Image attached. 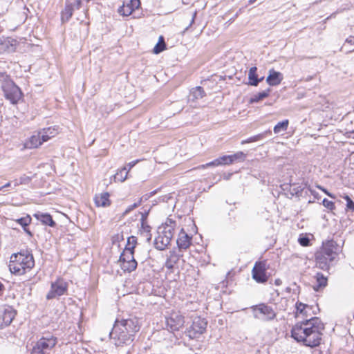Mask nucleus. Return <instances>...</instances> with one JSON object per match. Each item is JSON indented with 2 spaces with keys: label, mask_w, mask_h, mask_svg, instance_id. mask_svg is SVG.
<instances>
[{
  "label": "nucleus",
  "mask_w": 354,
  "mask_h": 354,
  "mask_svg": "<svg viewBox=\"0 0 354 354\" xmlns=\"http://www.w3.org/2000/svg\"><path fill=\"white\" fill-rule=\"evenodd\" d=\"M317 306L301 301L295 304V317L302 320L296 322L290 329V337L298 344L315 348L324 342L325 324L316 317Z\"/></svg>",
  "instance_id": "f257e3e1"
},
{
  "label": "nucleus",
  "mask_w": 354,
  "mask_h": 354,
  "mask_svg": "<svg viewBox=\"0 0 354 354\" xmlns=\"http://www.w3.org/2000/svg\"><path fill=\"white\" fill-rule=\"evenodd\" d=\"M342 248L333 239L326 240L315 252V268L329 272L331 266L338 261Z\"/></svg>",
  "instance_id": "f03ea898"
},
{
  "label": "nucleus",
  "mask_w": 354,
  "mask_h": 354,
  "mask_svg": "<svg viewBox=\"0 0 354 354\" xmlns=\"http://www.w3.org/2000/svg\"><path fill=\"white\" fill-rule=\"evenodd\" d=\"M35 266L33 255L28 251L12 254L10 257L8 268L16 276H22L30 272Z\"/></svg>",
  "instance_id": "7ed1b4c3"
},
{
  "label": "nucleus",
  "mask_w": 354,
  "mask_h": 354,
  "mask_svg": "<svg viewBox=\"0 0 354 354\" xmlns=\"http://www.w3.org/2000/svg\"><path fill=\"white\" fill-rule=\"evenodd\" d=\"M60 133L59 126H51L35 131L23 144L24 149H36Z\"/></svg>",
  "instance_id": "20e7f679"
},
{
  "label": "nucleus",
  "mask_w": 354,
  "mask_h": 354,
  "mask_svg": "<svg viewBox=\"0 0 354 354\" xmlns=\"http://www.w3.org/2000/svg\"><path fill=\"white\" fill-rule=\"evenodd\" d=\"M176 226V221L171 218H167L158 227V234L154 241V244L157 249L163 250L170 244L174 234Z\"/></svg>",
  "instance_id": "39448f33"
},
{
  "label": "nucleus",
  "mask_w": 354,
  "mask_h": 354,
  "mask_svg": "<svg viewBox=\"0 0 354 354\" xmlns=\"http://www.w3.org/2000/svg\"><path fill=\"white\" fill-rule=\"evenodd\" d=\"M165 325L167 329L171 333L180 331L185 327V317L180 310H172L165 317Z\"/></svg>",
  "instance_id": "423d86ee"
},
{
  "label": "nucleus",
  "mask_w": 354,
  "mask_h": 354,
  "mask_svg": "<svg viewBox=\"0 0 354 354\" xmlns=\"http://www.w3.org/2000/svg\"><path fill=\"white\" fill-rule=\"evenodd\" d=\"M115 330L118 328L124 334V337L132 336L137 333L140 326L138 323V320L136 318L134 319H122L120 321L117 320L114 326Z\"/></svg>",
  "instance_id": "0eeeda50"
},
{
  "label": "nucleus",
  "mask_w": 354,
  "mask_h": 354,
  "mask_svg": "<svg viewBox=\"0 0 354 354\" xmlns=\"http://www.w3.org/2000/svg\"><path fill=\"white\" fill-rule=\"evenodd\" d=\"M207 326V322L205 318L200 316L196 317L190 326L187 328L185 334L191 339H198L205 333Z\"/></svg>",
  "instance_id": "6e6552de"
},
{
  "label": "nucleus",
  "mask_w": 354,
  "mask_h": 354,
  "mask_svg": "<svg viewBox=\"0 0 354 354\" xmlns=\"http://www.w3.org/2000/svg\"><path fill=\"white\" fill-rule=\"evenodd\" d=\"M251 309L256 318L271 321L277 317V313L272 307L265 303L252 306Z\"/></svg>",
  "instance_id": "1a4fd4ad"
},
{
  "label": "nucleus",
  "mask_w": 354,
  "mask_h": 354,
  "mask_svg": "<svg viewBox=\"0 0 354 354\" xmlns=\"http://www.w3.org/2000/svg\"><path fill=\"white\" fill-rule=\"evenodd\" d=\"M3 91L5 97L13 104H17L23 100L21 90L14 82L6 83L3 87Z\"/></svg>",
  "instance_id": "9d476101"
},
{
  "label": "nucleus",
  "mask_w": 354,
  "mask_h": 354,
  "mask_svg": "<svg viewBox=\"0 0 354 354\" xmlns=\"http://www.w3.org/2000/svg\"><path fill=\"white\" fill-rule=\"evenodd\" d=\"M120 266L124 272L134 271L138 263L134 258V253L129 250H124L119 259Z\"/></svg>",
  "instance_id": "9b49d317"
},
{
  "label": "nucleus",
  "mask_w": 354,
  "mask_h": 354,
  "mask_svg": "<svg viewBox=\"0 0 354 354\" xmlns=\"http://www.w3.org/2000/svg\"><path fill=\"white\" fill-rule=\"evenodd\" d=\"M68 290V283L63 278L58 277L55 281L53 282L50 289L46 295L47 299H52L56 297L64 295Z\"/></svg>",
  "instance_id": "f8f14e48"
},
{
  "label": "nucleus",
  "mask_w": 354,
  "mask_h": 354,
  "mask_svg": "<svg viewBox=\"0 0 354 354\" xmlns=\"http://www.w3.org/2000/svg\"><path fill=\"white\" fill-rule=\"evenodd\" d=\"M266 261H257L252 270L254 280L258 283H266L268 279Z\"/></svg>",
  "instance_id": "ddd939ff"
},
{
  "label": "nucleus",
  "mask_w": 354,
  "mask_h": 354,
  "mask_svg": "<svg viewBox=\"0 0 354 354\" xmlns=\"http://www.w3.org/2000/svg\"><path fill=\"white\" fill-rule=\"evenodd\" d=\"M82 6V0H66L65 7L61 12L62 23L68 21L73 16L74 10H78Z\"/></svg>",
  "instance_id": "4468645a"
},
{
  "label": "nucleus",
  "mask_w": 354,
  "mask_h": 354,
  "mask_svg": "<svg viewBox=\"0 0 354 354\" xmlns=\"http://www.w3.org/2000/svg\"><path fill=\"white\" fill-rule=\"evenodd\" d=\"M17 314L16 310L10 306H0V328L9 326Z\"/></svg>",
  "instance_id": "2eb2a0df"
},
{
  "label": "nucleus",
  "mask_w": 354,
  "mask_h": 354,
  "mask_svg": "<svg viewBox=\"0 0 354 354\" xmlns=\"http://www.w3.org/2000/svg\"><path fill=\"white\" fill-rule=\"evenodd\" d=\"M182 255L177 253L175 250H171L167 255L164 267L166 269L165 274L169 277L174 273L175 266L178 263Z\"/></svg>",
  "instance_id": "dca6fc26"
},
{
  "label": "nucleus",
  "mask_w": 354,
  "mask_h": 354,
  "mask_svg": "<svg viewBox=\"0 0 354 354\" xmlns=\"http://www.w3.org/2000/svg\"><path fill=\"white\" fill-rule=\"evenodd\" d=\"M141 5L140 0H129L123 2L119 7L118 13L124 17L130 16L136 10H138Z\"/></svg>",
  "instance_id": "f3484780"
},
{
  "label": "nucleus",
  "mask_w": 354,
  "mask_h": 354,
  "mask_svg": "<svg viewBox=\"0 0 354 354\" xmlns=\"http://www.w3.org/2000/svg\"><path fill=\"white\" fill-rule=\"evenodd\" d=\"M192 241V236L189 235L185 230L182 228L178 234L176 241L178 249L180 250H186L190 247Z\"/></svg>",
  "instance_id": "a211bd4d"
},
{
  "label": "nucleus",
  "mask_w": 354,
  "mask_h": 354,
  "mask_svg": "<svg viewBox=\"0 0 354 354\" xmlns=\"http://www.w3.org/2000/svg\"><path fill=\"white\" fill-rule=\"evenodd\" d=\"M247 155L243 151H238L232 155H225L221 158L222 165H232L236 162H243Z\"/></svg>",
  "instance_id": "6ab92c4d"
},
{
  "label": "nucleus",
  "mask_w": 354,
  "mask_h": 354,
  "mask_svg": "<svg viewBox=\"0 0 354 354\" xmlns=\"http://www.w3.org/2000/svg\"><path fill=\"white\" fill-rule=\"evenodd\" d=\"M57 343V337L50 336L49 337H42L37 342L36 344L44 352V351L53 348Z\"/></svg>",
  "instance_id": "aec40b11"
},
{
  "label": "nucleus",
  "mask_w": 354,
  "mask_h": 354,
  "mask_svg": "<svg viewBox=\"0 0 354 354\" xmlns=\"http://www.w3.org/2000/svg\"><path fill=\"white\" fill-rule=\"evenodd\" d=\"M93 201L97 207H106L111 204L110 194L106 192L95 194Z\"/></svg>",
  "instance_id": "412c9836"
},
{
  "label": "nucleus",
  "mask_w": 354,
  "mask_h": 354,
  "mask_svg": "<svg viewBox=\"0 0 354 354\" xmlns=\"http://www.w3.org/2000/svg\"><path fill=\"white\" fill-rule=\"evenodd\" d=\"M33 216L43 225H48L50 227H55V222L53 219L52 216L48 213L37 212L33 214Z\"/></svg>",
  "instance_id": "4be33fe9"
},
{
  "label": "nucleus",
  "mask_w": 354,
  "mask_h": 354,
  "mask_svg": "<svg viewBox=\"0 0 354 354\" xmlns=\"http://www.w3.org/2000/svg\"><path fill=\"white\" fill-rule=\"evenodd\" d=\"M316 283L313 286L315 291H319L326 288L328 285V277L322 272H317L314 277Z\"/></svg>",
  "instance_id": "5701e85b"
},
{
  "label": "nucleus",
  "mask_w": 354,
  "mask_h": 354,
  "mask_svg": "<svg viewBox=\"0 0 354 354\" xmlns=\"http://www.w3.org/2000/svg\"><path fill=\"white\" fill-rule=\"evenodd\" d=\"M151 227L147 222V216L142 214L141 217V227L139 232L141 234H143L148 241L151 239Z\"/></svg>",
  "instance_id": "b1692460"
},
{
  "label": "nucleus",
  "mask_w": 354,
  "mask_h": 354,
  "mask_svg": "<svg viewBox=\"0 0 354 354\" xmlns=\"http://www.w3.org/2000/svg\"><path fill=\"white\" fill-rule=\"evenodd\" d=\"M283 76L281 73L274 70L270 71V74L266 78V82L270 86H277L281 84Z\"/></svg>",
  "instance_id": "393cba45"
},
{
  "label": "nucleus",
  "mask_w": 354,
  "mask_h": 354,
  "mask_svg": "<svg viewBox=\"0 0 354 354\" xmlns=\"http://www.w3.org/2000/svg\"><path fill=\"white\" fill-rule=\"evenodd\" d=\"M249 84L252 86H257L263 77L258 78L257 68L256 66L251 67L248 73Z\"/></svg>",
  "instance_id": "a878e982"
},
{
  "label": "nucleus",
  "mask_w": 354,
  "mask_h": 354,
  "mask_svg": "<svg viewBox=\"0 0 354 354\" xmlns=\"http://www.w3.org/2000/svg\"><path fill=\"white\" fill-rule=\"evenodd\" d=\"M270 88H268L265 91H263L261 92H259L255 95H254L249 100V102L250 104L257 103L260 101H262L265 98L268 97L270 95Z\"/></svg>",
  "instance_id": "bb28decb"
},
{
  "label": "nucleus",
  "mask_w": 354,
  "mask_h": 354,
  "mask_svg": "<svg viewBox=\"0 0 354 354\" xmlns=\"http://www.w3.org/2000/svg\"><path fill=\"white\" fill-rule=\"evenodd\" d=\"M15 222L22 226L25 232L30 235L31 234L30 232L27 229V227L29 226L32 222V218L29 214H26V216L24 217L16 219Z\"/></svg>",
  "instance_id": "cd10ccee"
},
{
  "label": "nucleus",
  "mask_w": 354,
  "mask_h": 354,
  "mask_svg": "<svg viewBox=\"0 0 354 354\" xmlns=\"http://www.w3.org/2000/svg\"><path fill=\"white\" fill-rule=\"evenodd\" d=\"M129 170L126 167L119 169L114 176V180L115 182H124L128 177Z\"/></svg>",
  "instance_id": "c85d7f7f"
},
{
  "label": "nucleus",
  "mask_w": 354,
  "mask_h": 354,
  "mask_svg": "<svg viewBox=\"0 0 354 354\" xmlns=\"http://www.w3.org/2000/svg\"><path fill=\"white\" fill-rule=\"evenodd\" d=\"M166 48V44L165 41L164 37L162 35H160L158 38V43L156 44L153 49V53L154 54H159L161 52L164 51Z\"/></svg>",
  "instance_id": "c756f323"
},
{
  "label": "nucleus",
  "mask_w": 354,
  "mask_h": 354,
  "mask_svg": "<svg viewBox=\"0 0 354 354\" xmlns=\"http://www.w3.org/2000/svg\"><path fill=\"white\" fill-rule=\"evenodd\" d=\"M289 126V120L288 119L279 122L273 129L274 133H279L281 131H286Z\"/></svg>",
  "instance_id": "7c9ffc66"
},
{
  "label": "nucleus",
  "mask_w": 354,
  "mask_h": 354,
  "mask_svg": "<svg viewBox=\"0 0 354 354\" xmlns=\"http://www.w3.org/2000/svg\"><path fill=\"white\" fill-rule=\"evenodd\" d=\"M309 236H311L313 238V234H308L306 233H302L299 234L298 238V243L299 245L302 247H308L310 246L312 244L310 243Z\"/></svg>",
  "instance_id": "2f4dec72"
},
{
  "label": "nucleus",
  "mask_w": 354,
  "mask_h": 354,
  "mask_svg": "<svg viewBox=\"0 0 354 354\" xmlns=\"http://www.w3.org/2000/svg\"><path fill=\"white\" fill-rule=\"evenodd\" d=\"M137 245V238L135 236H131L127 239V245L124 250H129L134 253V250Z\"/></svg>",
  "instance_id": "473e14b6"
},
{
  "label": "nucleus",
  "mask_w": 354,
  "mask_h": 354,
  "mask_svg": "<svg viewBox=\"0 0 354 354\" xmlns=\"http://www.w3.org/2000/svg\"><path fill=\"white\" fill-rule=\"evenodd\" d=\"M199 270H197L195 267L190 265L189 268L187 270L186 273L185 274V279L189 280V278L192 277L194 280L196 279V275L198 274Z\"/></svg>",
  "instance_id": "72a5a7b5"
},
{
  "label": "nucleus",
  "mask_w": 354,
  "mask_h": 354,
  "mask_svg": "<svg viewBox=\"0 0 354 354\" xmlns=\"http://www.w3.org/2000/svg\"><path fill=\"white\" fill-rule=\"evenodd\" d=\"M265 134H266V133H259V134L255 135L254 136H251L246 140H242L241 143V145H245V144H248V143L259 141L265 137Z\"/></svg>",
  "instance_id": "f704fd0d"
},
{
  "label": "nucleus",
  "mask_w": 354,
  "mask_h": 354,
  "mask_svg": "<svg viewBox=\"0 0 354 354\" xmlns=\"http://www.w3.org/2000/svg\"><path fill=\"white\" fill-rule=\"evenodd\" d=\"M222 165L221 158H216L212 162H209L205 165H202L198 167L201 169H205L208 167H218Z\"/></svg>",
  "instance_id": "c9c22d12"
},
{
  "label": "nucleus",
  "mask_w": 354,
  "mask_h": 354,
  "mask_svg": "<svg viewBox=\"0 0 354 354\" xmlns=\"http://www.w3.org/2000/svg\"><path fill=\"white\" fill-rule=\"evenodd\" d=\"M31 180L32 177L24 174L19 178V182H16L15 185L28 184L31 182Z\"/></svg>",
  "instance_id": "e433bc0d"
},
{
  "label": "nucleus",
  "mask_w": 354,
  "mask_h": 354,
  "mask_svg": "<svg viewBox=\"0 0 354 354\" xmlns=\"http://www.w3.org/2000/svg\"><path fill=\"white\" fill-rule=\"evenodd\" d=\"M322 204L326 208H327L330 211H333L335 209V205L334 202L329 201L326 198H324L322 201Z\"/></svg>",
  "instance_id": "4c0bfd02"
},
{
  "label": "nucleus",
  "mask_w": 354,
  "mask_h": 354,
  "mask_svg": "<svg viewBox=\"0 0 354 354\" xmlns=\"http://www.w3.org/2000/svg\"><path fill=\"white\" fill-rule=\"evenodd\" d=\"M344 198L346 201V207L347 209L352 210L354 212V202L351 200V198L348 196H345Z\"/></svg>",
  "instance_id": "58836bf2"
},
{
  "label": "nucleus",
  "mask_w": 354,
  "mask_h": 354,
  "mask_svg": "<svg viewBox=\"0 0 354 354\" xmlns=\"http://www.w3.org/2000/svg\"><path fill=\"white\" fill-rule=\"evenodd\" d=\"M30 354H44V352L35 344L30 352Z\"/></svg>",
  "instance_id": "ea45409f"
},
{
  "label": "nucleus",
  "mask_w": 354,
  "mask_h": 354,
  "mask_svg": "<svg viewBox=\"0 0 354 354\" xmlns=\"http://www.w3.org/2000/svg\"><path fill=\"white\" fill-rule=\"evenodd\" d=\"M317 187L322 190L324 193H325L327 196H330V198H335V196L333 194H332L331 193H330L326 189H325L324 187L320 186V185H317Z\"/></svg>",
  "instance_id": "a19ab883"
},
{
  "label": "nucleus",
  "mask_w": 354,
  "mask_h": 354,
  "mask_svg": "<svg viewBox=\"0 0 354 354\" xmlns=\"http://www.w3.org/2000/svg\"><path fill=\"white\" fill-rule=\"evenodd\" d=\"M346 43L347 44H349L350 45H354V36H349L346 39Z\"/></svg>",
  "instance_id": "79ce46f5"
},
{
  "label": "nucleus",
  "mask_w": 354,
  "mask_h": 354,
  "mask_svg": "<svg viewBox=\"0 0 354 354\" xmlns=\"http://www.w3.org/2000/svg\"><path fill=\"white\" fill-rule=\"evenodd\" d=\"M139 162V160H134V161H132L131 162H129L128 164V167H129V171L138 162Z\"/></svg>",
  "instance_id": "37998d69"
},
{
  "label": "nucleus",
  "mask_w": 354,
  "mask_h": 354,
  "mask_svg": "<svg viewBox=\"0 0 354 354\" xmlns=\"http://www.w3.org/2000/svg\"><path fill=\"white\" fill-rule=\"evenodd\" d=\"M6 288L4 285L0 281V297H1L4 293Z\"/></svg>",
  "instance_id": "c03bdc74"
},
{
  "label": "nucleus",
  "mask_w": 354,
  "mask_h": 354,
  "mask_svg": "<svg viewBox=\"0 0 354 354\" xmlns=\"http://www.w3.org/2000/svg\"><path fill=\"white\" fill-rule=\"evenodd\" d=\"M10 186V183H8L5 185H3V187H0V191L2 189V188H3V187H8Z\"/></svg>",
  "instance_id": "a18cd8bd"
},
{
  "label": "nucleus",
  "mask_w": 354,
  "mask_h": 354,
  "mask_svg": "<svg viewBox=\"0 0 354 354\" xmlns=\"http://www.w3.org/2000/svg\"><path fill=\"white\" fill-rule=\"evenodd\" d=\"M257 0H249V3H253L256 1Z\"/></svg>",
  "instance_id": "49530a36"
}]
</instances>
